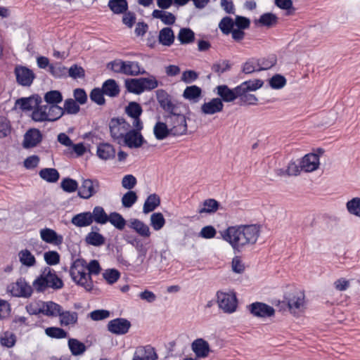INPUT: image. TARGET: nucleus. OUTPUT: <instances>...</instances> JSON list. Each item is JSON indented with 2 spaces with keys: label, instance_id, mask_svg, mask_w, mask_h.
Returning a JSON list of instances; mask_svg holds the SVG:
<instances>
[{
  "label": "nucleus",
  "instance_id": "f257e3e1",
  "mask_svg": "<svg viewBox=\"0 0 360 360\" xmlns=\"http://www.w3.org/2000/svg\"><path fill=\"white\" fill-rule=\"evenodd\" d=\"M221 238L227 242L235 252H240L249 245L256 243L260 234L259 226L256 224L229 226L219 231Z\"/></svg>",
  "mask_w": 360,
  "mask_h": 360
},
{
  "label": "nucleus",
  "instance_id": "f03ea898",
  "mask_svg": "<svg viewBox=\"0 0 360 360\" xmlns=\"http://www.w3.org/2000/svg\"><path fill=\"white\" fill-rule=\"evenodd\" d=\"M135 126L131 127L122 117H113L109 122L110 133L120 146L135 148Z\"/></svg>",
  "mask_w": 360,
  "mask_h": 360
},
{
  "label": "nucleus",
  "instance_id": "7ed1b4c3",
  "mask_svg": "<svg viewBox=\"0 0 360 360\" xmlns=\"http://www.w3.org/2000/svg\"><path fill=\"white\" fill-rule=\"evenodd\" d=\"M33 288L38 292H43L47 288L53 290H59L63 288L64 284L61 278H60L56 271L49 267H45L39 276H38L32 283Z\"/></svg>",
  "mask_w": 360,
  "mask_h": 360
},
{
  "label": "nucleus",
  "instance_id": "20e7f679",
  "mask_svg": "<svg viewBox=\"0 0 360 360\" xmlns=\"http://www.w3.org/2000/svg\"><path fill=\"white\" fill-rule=\"evenodd\" d=\"M86 262L84 259H77L72 264L70 274L72 281L86 291L93 289L94 284L91 276L86 272Z\"/></svg>",
  "mask_w": 360,
  "mask_h": 360
},
{
  "label": "nucleus",
  "instance_id": "39448f33",
  "mask_svg": "<svg viewBox=\"0 0 360 360\" xmlns=\"http://www.w3.org/2000/svg\"><path fill=\"white\" fill-rule=\"evenodd\" d=\"M155 93L159 105L166 113L164 117L177 115L178 113L186 109L184 103L174 98L165 90L158 89ZM187 110H189L188 108Z\"/></svg>",
  "mask_w": 360,
  "mask_h": 360
},
{
  "label": "nucleus",
  "instance_id": "423d86ee",
  "mask_svg": "<svg viewBox=\"0 0 360 360\" xmlns=\"http://www.w3.org/2000/svg\"><path fill=\"white\" fill-rule=\"evenodd\" d=\"M136 233L143 237V241L139 240L136 238V249L140 248V254L137 259L141 263H143L147 250L150 243V236L151 232L147 224L136 219Z\"/></svg>",
  "mask_w": 360,
  "mask_h": 360
},
{
  "label": "nucleus",
  "instance_id": "0eeeda50",
  "mask_svg": "<svg viewBox=\"0 0 360 360\" xmlns=\"http://www.w3.org/2000/svg\"><path fill=\"white\" fill-rule=\"evenodd\" d=\"M217 301L219 308L224 313L232 314L236 311L238 300L233 291H218L217 292Z\"/></svg>",
  "mask_w": 360,
  "mask_h": 360
},
{
  "label": "nucleus",
  "instance_id": "6e6552de",
  "mask_svg": "<svg viewBox=\"0 0 360 360\" xmlns=\"http://www.w3.org/2000/svg\"><path fill=\"white\" fill-rule=\"evenodd\" d=\"M165 120L169 126L172 135L180 136L186 134L188 131L187 117L184 111L170 117H165Z\"/></svg>",
  "mask_w": 360,
  "mask_h": 360
},
{
  "label": "nucleus",
  "instance_id": "1a4fd4ad",
  "mask_svg": "<svg viewBox=\"0 0 360 360\" xmlns=\"http://www.w3.org/2000/svg\"><path fill=\"white\" fill-rule=\"evenodd\" d=\"M8 291L15 297H30L33 292L32 288L24 278H19L15 283L8 287Z\"/></svg>",
  "mask_w": 360,
  "mask_h": 360
},
{
  "label": "nucleus",
  "instance_id": "9d476101",
  "mask_svg": "<svg viewBox=\"0 0 360 360\" xmlns=\"http://www.w3.org/2000/svg\"><path fill=\"white\" fill-rule=\"evenodd\" d=\"M99 187V182L96 179H83L82 185L78 187L77 194L81 198L89 199L98 193Z\"/></svg>",
  "mask_w": 360,
  "mask_h": 360
},
{
  "label": "nucleus",
  "instance_id": "9b49d317",
  "mask_svg": "<svg viewBox=\"0 0 360 360\" xmlns=\"http://www.w3.org/2000/svg\"><path fill=\"white\" fill-rule=\"evenodd\" d=\"M248 309L254 316L262 319L271 317L275 314L273 307L259 302L250 304Z\"/></svg>",
  "mask_w": 360,
  "mask_h": 360
},
{
  "label": "nucleus",
  "instance_id": "f8f14e48",
  "mask_svg": "<svg viewBox=\"0 0 360 360\" xmlns=\"http://www.w3.org/2000/svg\"><path fill=\"white\" fill-rule=\"evenodd\" d=\"M14 72L17 82L23 86H30L35 78L32 70L26 67L17 66L15 68Z\"/></svg>",
  "mask_w": 360,
  "mask_h": 360
},
{
  "label": "nucleus",
  "instance_id": "ddd939ff",
  "mask_svg": "<svg viewBox=\"0 0 360 360\" xmlns=\"http://www.w3.org/2000/svg\"><path fill=\"white\" fill-rule=\"evenodd\" d=\"M224 103L219 98H213L205 102L200 107V112L205 115H212L222 112Z\"/></svg>",
  "mask_w": 360,
  "mask_h": 360
},
{
  "label": "nucleus",
  "instance_id": "4468645a",
  "mask_svg": "<svg viewBox=\"0 0 360 360\" xmlns=\"http://www.w3.org/2000/svg\"><path fill=\"white\" fill-rule=\"evenodd\" d=\"M131 327V323L122 318H117L109 321L108 324V330L116 335H123L129 331Z\"/></svg>",
  "mask_w": 360,
  "mask_h": 360
},
{
  "label": "nucleus",
  "instance_id": "2eb2a0df",
  "mask_svg": "<svg viewBox=\"0 0 360 360\" xmlns=\"http://www.w3.org/2000/svg\"><path fill=\"white\" fill-rule=\"evenodd\" d=\"M42 141L41 131L35 128L30 129L24 135L22 147L24 148H32L37 146Z\"/></svg>",
  "mask_w": 360,
  "mask_h": 360
},
{
  "label": "nucleus",
  "instance_id": "dca6fc26",
  "mask_svg": "<svg viewBox=\"0 0 360 360\" xmlns=\"http://www.w3.org/2000/svg\"><path fill=\"white\" fill-rule=\"evenodd\" d=\"M319 155L316 153H308L300 160V167L305 172L316 171L320 165Z\"/></svg>",
  "mask_w": 360,
  "mask_h": 360
},
{
  "label": "nucleus",
  "instance_id": "f3484780",
  "mask_svg": "<svg viewBox=\"0 0 360 360\" xmlns=\"http://www.w3.org/2000/svg\"><path fill=\"white\" fill-rule=\"evenodd\" d=\"M158 86V81L155 77L150 75L148 77L136 78V94L146 91H151Z\"/></svg>",
  "mask_w": 360,
  "mask_h": 360
},
{
  "label": "nucleus",
  "instance_id": "a211bd4d",
  "mask_svg": "<svg viewBox=\"0 0 360 360\" xmlns=\"http://www.w3.org/2000/svg\"><path fill=\"white\" fill-rule=\"evenodd\" d=\"M216 89L217 94L221 101L227 103L235 101L238 98V91H240L238 86L231 89L224 84L217 86Z\"/></svg>",
  "mask_w": 360,
  "mask_h": 360
},
{
  "label": "nucleus",
  "instance_id": "6ab92c4d",
  "mask_svg": "<svg viewBox=\"0 0 360 360\" xmlns=\"http://www.w3.org/2000/svg\"><path fill=\"white\" fill-rule=\"evenodd\" d=\"M41 103V98L39 95H34L27 98H20L15 101V105L23 110H31Z\"/></svg>",
  "mask_w": 360,
  "mask_h": 360
},
{
  "label": "nucleus",
  "instance_id": "aec40b11",
  "mask_svg": "<svg viewBox=\"0 0 360 360\" xmlns=\"http://www.w3.org/2000/svg\"><path fill=\"white\" fill-rule=\"evenodd\" d=\"M40 236L43 241L55 245H60L63 243V237L58 235L54 230L45 228L40 230Z\"/></svg>",
  "mask_w": 360,
  "mask_h": 360
},
{
  "label": "nucleus",
  "instance_id": "412c9836",
  "mask_svg": "<svg viewBox=\"0 0 360 360\" xmlns=\"http://www.w3.org/2000/svg\"><path fill=\"white\" fill-rule=\"evenodd\" d=\"M158 354L150 345L136 347V360H158Z\"/></svg>",
  "mask_w": 360,
  "mask_h": 360
},
{
  "label": "nucleus",
  "instance_id": "4be33fe9",
  "mask_svg": "<svg viewBox=\"0 0 360 360\" xmlns=\"http://www.w3.org/2000/svg\"><path fill=\"white\" fill-rule=\"evenodd\" d=\"M191 348L198 358H205L210 352L209 343L202 338L195 340L191 345Z\"/></svg>",
  "mask_w": 360,
  "mask_h": 360
},
{
  "label": "nucleus",
  "instance_id": "5701e85b",
  "mask_svg": "<svg viewBox=\"0 0 360 360\" xmlns=\"http://www.w3.org/2000/svg\"><path fill=\"white\" fill-rule=\"evenodd\" d=\"M174 33L171 27H164L159 32V43L165 46H172L174 41Z\"/></svg>",
  "mask_w": 360,
  "mask_h": 360
},
{
  "label": "nucleus",
  "instance_id": "b1692460",
  "mask_svg": "<svg viewBox=\"0 0 360 360\" xmlns=\"http://www.w3.org/2000/svg\"><path fill=\"white\" fill-rule=\"evenodd\" d=\"M202 96V89L196 85L186 86L183 97L193 103H198Z\"/></svg>",
  "mask_w": 360,
  "mask_h": 360
},
{
  "label": "nucleus",
  "instance_id": "393cba45",
  "mask_svg": "<svg viewBox=\"0 0 360 360\" xmlns=\"http://www.w3.org/2000/svg\"><path fill=\"white\" fill-rule=\"evenodd\" d=\"M153 133L158 140H164L169 135H172V131H170L167 122H157L153 127Z\"/></svg>",
  "mask_w": 360,
  "mask_h": 360
},
{
  "label": "nucleus",
  "instance_id": "a878e982",
  "mask_svg": "<svg viewBox=\"0 0 360 360\" xmlns=\"http://www.w3.org/2000/svg\"><path fill=\"white\" fill-rule=\"evenodd\" d=\"M71 223L77 227H85L92 224L91 212H84L75 214L71 219Z\"/></svg>",
  "mask_w": 360,
  "mask_h": 360
},
{
  "label": "nucleus",
  "instance_id": "bb28decb",
  "mask_svg": "<svg viewBox=\"0 0 360 360\" xmlns=\"http://www.w3.org/2000/svg\"><path fill=\"white\" fill-rule=\"evenodd\" d=\"M58 316L60 324L64 326L75 325L78 320V314L76 311H64L63 309Z\"/></svg>",
  "mask_w": 360,
  "mask_h": 360
},
{
  "label": "nucleus",
  "instance_id": "cd10ccee",
  "mask_svg": "<svg viewBox=\"0 0 360 360\" xmlns=\"http://www.w3.org/2000/svg\"><path fill=\"white\" fill-rule=\"evenodd\" d=\"M101 89L105 95L110 97H116L120 94L119 86L112 79H109L104 82Z\"/></svg>",
  "mask_w": 360,
  "mask_h": 360
},
{
  "label": "nucleus",
  "instance_id": "c85d7f7f",
  "mask_svg": "<svg viewBox=\"0 0 360 360\" xmlns=\"http://www.w3.org/2000/svg\"><path fill=\"white\" fill-rule=\"evenodd\" d=\"M152 16L154 18L160 19L167 25H173L176 20V17L174 14L162 10H154L152 13Z\"/></svg>",
  "mask_w": 360,
  "mask_h": 360
},
{
  "label": "nucleus",
  "instance_id": "c756f323",
  "mask_svg": "<svg viewBox=\"0 0 360 360\" xmlns=\"http://www.w3.org/2000/svg\"><path fill=\"white\" fill-rule=\"evenodd\" d=\"M97 155L103 160L114 158L115 156V150L113 146L109 143H102L98 146Z\"/></svg>",
  "mask_w": 360,
  "mask_h": 360
},
{
  "label": "nucleus",
  "instance_id": "7c9ffc66",
  "mask_svg": "<svg viewBox=\"0 0 360 360\" xmlns=\"http://www.w3.org/2000/svg\"><path fill=\"white\" fill-rule=\"evenodd\" d=\"M304 295L302 292H299L293 295L288 301L290 309L294 312H295L296 310L300 309L304 306Z\"/></svg>",
  "mask_w": 360,
  "mask_h": 360
},
{
  "label": "nucleus",
  "instance_id": "2f4dec72",
  "mask_svg": "<svg viewBox=\"0 0 360 360\" xmlns=\"http://www.w3.org/2000/svg\"><path fill=\"white\" fill-rule=\"evenodd\" d=\"M44 315L47 316H58L62 312V307L52 301L43 302Z\"/></svg>",
  "mask_w": 360,
  "mask_h": 360
},
{
  "label": "nucleus",
  "instance_id": "473e14b6",
  "mask_svg": "<svg viewBox=\"0 0 360 360\" xmlns=\"http://www.w3.org/2000/svg\"><path fill=\"white\" fill-rule=\"evenodd\" d=\"M278 22V17L272 13L262 14L255 23L260 26L271 27L275 26Z\"/></svg>",
  "mask_w": 360,
  "mask_h": 360
},
{
  "label": "nucleus",
  "instance_id": "72a5a7b5",
  "mask_svg": "<svg viewBox=\"0 0 360 360\" xmlns=\"http://www.w3.org/2000/svg\"><path fill=\"white\" fill-rule=\"evenodd\" d=\"M219 208V202L212 198L205 200L198 209V213L212 214L215 212Z\"/></svg>",
  "mask_w": 360,
  "mask_h": 360
},
{
  "label": "nucleus",
  "instance_id": "f704fd0d",
  "mask_svg": "<svg viewBox=\"0 0 360 360\" xmlns=\"http://www.w3.org/2000/svg\"><path fill=\"white\" fill-rule=\"evenodd\" d=\"M177 39L181 44H191L195 41V33L190 28H181L177 35Z\"/></svg>",
  "mask_w": 360,
  "mask_h": 360
},
{
  "label": "nucleus",
  "instance_id": "c9c22d12",
  "mask_svg": "<svg viewBox=\"0 0 360 360\" xmlns=\"http://www.w3.org/2000/svg\"><path fill=\"white\" fill-rule=\"evenodd\" d=\"M68 347L74 356L82 355L86 349V347L83 342L75 338H70L68 340Z\"/></svg>",
  "mask_w": 360,
  "mask_h": 360
},
{
  "label": "nucleus",
  "instance_id": "e433bc0d",
  "mask_svg": "<svg viewBox=\"0 0 360 360\" xmlns=\"http://www.w3.org/2000/svg\"><path fill=\"white\" fill-rule=\"evenodd\" d=\"M39 176L47 182H56L60 177V174L57 169L54 168H44L39 171Z\"/></svg>",
  "mask_w": 360,
  "mask_h": 360
},
{
  "label": "nucleus",
  "instance_id": "4c0bfd02",
  "mask_svg": "<svg viewBox=\"0 0 360 360\" xmlns=\"http://www.w3.org/2000/svg\"><path fill=\"white\" fill-rule=\"evenodd\" d=\"M18 257L21 264L27 267L34 266L36 264L34 256L27 249L20 250Z\"/></svg>",
  "mask_w": 360,
  "mask_h": 360
},
{
  "label": "nucleus",
  "instance_id": "58836bf2",
  "mask_svg": "<svg viewBox=\"0 0 360 360\" xmlns=\"http://www.w3.org/2000/svg\"><path fill=\"white\" fill-rule=\"evenodd\" d=\"M160 204V199L156 194H150L146 200L143 211L144 213L153 212Z\"/></svg>",
  "mask_w": 360,
  "mask_h": 360
},
{
  "label": "nucleus",
  "instance_id": "ea45409f",
  "mask_svg": "<svg viewBox=\"0 0 360 360\" xmlns=\"http://www.w3.org/2000/svg\"><path fill=\"white\" fill-rule=\"evenodd\" d=\"M48 105H37L32 113V119L35 122L48 121L47 115Z\"/></svg>",
  "mask_w": 360,
  "mask_h": 360
},
{
  "label": "nucleus",
  "instance_id": "a19ab883",
  "mask_svg": "<svg viewBox=\"0 0 360 360\" xmlns=\"http://www.w3.org/2000/svg\"><path fill=\"white\" fill-rule=\"evenodd\" d=\"M345 206L349 214L360 218V197H355L348 200Z\"/></svg>",
  "mask_w": 360,
  "mask_h": 360
},
{
  "label": "nucleus",
  "instance_id": "79ce46f5",
  "mask_svg": "<svg viewBox=\"0 0 360 360\" xmlns=\"http://www.w3.org/2000/svg\"><path fill=\"white\" fill-rule=\"evenodd\" d=\"M92 222L95 221L98 224H104L108 221V215L102 207L96 206L91 212Z\"/></svg>",
  "mask_w": 360,
  "mask_h": 360
},
{
  "label": "nucleus",
  "instance_id": "37998d69",
  "mask_svg": "<svg viewBox=\"0 0 360 360\" xmlns=\"http://www.w3.org/2000/svg\"><path fill=\"white\" fill-rule=\"evenodd\" d=\"M263 82L261 79H253L243 82L238 86V89L240 91H254L259 88H261L263 85Z\"/></svg>",
  "mask_w": 360,
  "mask_h": 360
},
{
  "label": "nucleus",
  "instance_id": "c03bdc74",
  "mask_svg": "<svg viewBox=\"0 0 360 360\" xmlns=\"http://www.w3.org/2000/svg\"><path fill=\"white\" fill-rule=\"evenodd\" d=\"M108 6L114 13H124L127 10V2L126 0H110Z\"/></svg>",
  "mask_w": 360,
  "mask_h": 360
},
{
  "label": "nucleus",
  "instance_id": "a18cd8bd",
  "mask_svg": "<svg viewBox=\"0 0 360 360\" xmlns=\"http://www.w3.org/2000/svg\"><path fill=\"white\" fill-rule=\"evenodd\" d=\"M86 242L94 246H101L105 243V238L99 233L91 231L85 238Z\"/></svg>",
  "mask_w": 360,
  "mask_h": 360
},
{
  "label": "nucleus",
  "instance_id": "49530a36",
  "mask_svg": "<svg viewBox=\"0 0 360 360\" xmlns=\"http://www.w3.org/2000/svg\"><path fill=\"white\" fill-rule=\"evenodd\" d=\"M64 114L76 115L80 110V107L74 99L68 98L65 101L63 108Z\"/></svg>",
  "mask_w": 360,
  "mask_h": 360
},
{
  "label": "nucleus",
  "instance_id": "de8ad7c7",
  "mask_svg": "<svg viewBox=\"0 0 360 360\" xmlns=\"http://www.w3.org/2000/svg\"><path fill=\"white\" fill-rule=\"evenodd\" d=\"M44 101L50 105H58L63 101L62 94L58 90H51L44 95Z\"/></svg>",
  "mask_w": 360,
  "mask_h": 360
},
{
  "label": "nucleus",
  "instance_id": "09e8293b",
  "mask_svg": "<svg viewBox=\"0 0 360 360\" xmlns=\"http://www.w3.org/2000/svg\"><path fill=\"white\" fill-rule=\"evenodd\" d=\"M64 114L62 108L58 105H52L49 106L47 110L48 121L54 122L60 119Z\"/></svg>",
  "mask_w": 360,
  "mask_h": 360
},
{
  "label": "nucleus",
  "instance_id": "8fccbe9b",
  "mask_svg": "<svg viewBox=\"0 0 360 360\" xmlns=\"http://www.w3.org/2000/svg\"><path fill=\"white\" fill-rule=\"evenodd\" d=\"M150 226L155 231H159L165 224V219L161 212L153 213L150 216Z\"/></svg>",
  "mask_w": 360,
  "mask_h": 360
},
{
  "label": "nucleus",
  "instance_id": "3c124183",
  "mask_svg": "<svg viewBox=\"0 0 360 360\" xmlns=\"http://www.w3.org/2000/svg\"><path fill=\"white\" fill-rule=\"evenodd\" d=\"M259 59L255 58H252L248 59L243 65V72L245 74H251L254 72L259 71Z\"/></svg>",
  "mask_w": 360,
  "mask_h": 360
},
{
  "label": "nucleus",
  "instance_id": "603ef678",
  "mask_svg": "<svg viewBox=\"0 0 360 360\" xmlns=\"http://www.w3.org/2000/svg\"><path fill=\"white\" fill-rule=\"evenodd\" d=\"M234 21L229 16L224 17L219 23V28L224 34L228 35L233 30Z\"/></svg>",
  "mask_w": 360,
  "mask_h": 360
},
{
  "label": "nucleus",
  "instance_id": "864d4df0",
  "mask_svg": "<svg viewBox=\"0 0 360 360\" xmlns=\"http://www.w3.org/2000/svg\"><path fill=\"white\" fill-rule=\"evenodd\" d=\"M45 333L47 336L56 339L65 338L68 336V333L64 329L58 327L46 328Z\"/></svg>",
  "mask_w": 360,
  "mask_h": 360
},
{
  "label": "nucleus",
  "instance_id": "5fc2aeb1",
  "mask_svg": "<svg viewBox=\"0 0 360 360\" xmlns=\"http://www.w3.org/2000/svg\"><path fill=\"white\" fill-rule=\"evenodd\" d=\"M108 221H110L117 229L122 230L124 228L126 221L120 214L115 212H112L108 215Z\"/></svg>",
  "mask_w": 360,
  "mask_h": 360
},
{
  "label": "nucleus",
  "instance_id": "6e6d98bb",
  "mask_svg": "<svg viewBox=\"0 0 360 360\" xmlns=\"http://www.w3.org/2000/svg\"><path fill=\"white\" fill-rule=\"evenodd\" d=\"M104 93L101 88H94L89 94L90 99L98 105H103L105 103Z\"/></svg>",
  "mask_w": 360,
  "mask_h": 360
},
{
  "label": "nucleus",
  "instance_id": "4d7b16f0",
  "mask_svg": "<svg viewBox=\"0 0 360 360\" xmlns=\"http://www.w3.org/2000/svg\"><path fill=\"white\" fill-rule=\"evenodd\" d=\"M60 187L66 193H73L78 190V183L70 178H65L60 182Z\"/></svg>",
  "mask_w": 360,
  "mask_h": 360
},
{
  "label": "nucleus",
  "instance_id": "13d9d810",
  "mask_svg": "<svg viewBox=\"0 0 360 360\" xmlns=\"http://www.w3.org/2000/svg\"><path fill=\"white\" fill-rule=\"evenodd\" d=\"M302 170L300 163L297 165L295 162H289L287 169L285 170L279 169L278 171V174L283 175L286 174L288 176H297Z\"/></svg>",
  "mask_w": 360,
  "mask_h": 360
},
{
  "label": "nucleus",
  "instance_id": "bf43d9fd",
  "mask_svg": "<svg viewBox=\"0 0 360 360\" xmlns=\"http://www.w3.org/2000/svg\"><path fill=\"white\" fill-rule=\"evenodd\" d=\"M50 73L56 78H61L65 77L68 73L67 68L60 63L55 65L51 64L49 65Z\"/></svg>",
  "mask_w": 360,
  "mask_h": 360
},
{
  "label": "nucleus",
  "instance_id": "052dcab7",
  "mask_svg": "<svg viewBox=\"0 0 360 360\" xmlns=\"http://www.w3.org/2000/svg\"><path fill=\"white\" fill-rule=\"evenodd\" d=\"M16 342V336L14 333L6 331L0 338L1 344L8 348L13 347Z\"/></svg>",
  "mask_w": 360,
  "mask_h": 360
},
{
  "label": "nucleus",
  "instance_id": "680f3d73",
  "mask_svg": "<svg viewBox=\"0 0 360 360\" xmlns=\"http://www.w3.org/2000/svg\"><path fill=\"white\" fill-rule=\"evenodd\" d=\"M238 98H240L242 103L246 105H255L258 101L255 95L249 94L246 91H238Z\"/></svg>",
  "mask_w": 360,
  "mask_h": 360
},
{
  "label": "nucleus",
  "instance_id": "e2e57ef3",
  "mask_svg": "<svg viewBox=\"0 0 360 360\" xmlns=\"http://www.w3.org/2000/svg\"><path fill=\"white\" fill-rule=\"evenodd\" d=\"M25 309L30 315L44 314L43 302H31L26 305Z\"/></svg>",
  "mask_w": 360,
  "mask_h": 360
},
{
  "label": "nucleus",
  "instance_id": "0e129e2a",
  "mask_svg": "<svg viewBox=\"0 0 360 360\" xmlns=\"http://www.w3.org/2000/svg\"><path fill=\"white\" fill-rule=\"evenodd\" d=\"M286 84L285 78L281 75L273 76L269 80V85L272 89H280Z\"/></svg>",
  "mask_w": 360,
  "mask_h": 360
},
{
  "label": "nucleus",
  "instance_id": "69168bd1",
  "mask_svg": "<svg viewBox=\"0 0 360 360\" xmlns=\"http://www.w3.org/2000/svg\"><path fill=\"white\" fill-rule=\"evenodd\" d=\"M9 121L4 116H0V139L5 138L11 133Z\"/></svg>",
  "mask_w": 360,
  "mask_h": 360
},
{
  "label": "nucleus",
  "instance_id": "338daca9",
  "mask_svg": "<svg viewBox=\"0 0 360 360\" xmlns=\"http://www.w3.org/2000/svg\"><path fill=\"white\" fill-rule=\"evenodd\" d=\"M230 68L231 65L228 60H222L214 63L212 66V70L217 75H220L226 71L229 70Z\"/></svg>",
  "mask_w": 360,
  "mask_h": 360
},
{
  "label": "nucleus",
  "instance_id": "774afa93",
  "mask_svg": "<svg viewBox=\"0 0 360 360\" xmlns=\"http://www.w3.org/2000/svg\"><path fill=\"white\" fill-rule=\"evenodd\" d=\"M44 258L49 265H56L60 262V255L56 251L46 252Z\"/></svg>",
  "mask_w": 360,
  "mask_h": 360
}]
</instances>
